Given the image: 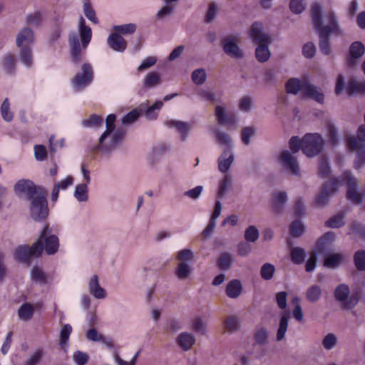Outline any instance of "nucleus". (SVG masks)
Here are the masks:
<instances>
[{
  "mask_svg": "<svg viewBox=\"0 0 365 365\" xmlns=\"http://www.w3.org/2000/svg\"><path fill=\"white\" fill-rule=\"evenodd\" d=\"M311 15L314 27L319 36V49L323 54L329 55L331 52L330 34L342 35V31L339 28L336 16L333 11H329L324 17L327 24L324 25L322 6L319 3H314L312 6Z\"/></svg>",
  "mask_w": 365,
  "mask_h": 365,
  "instance_id": "1",
  "label": "nucleus"
},
{
  "mask_svg": "<svg viewBox=\"0 0 365 365\" xmlns=\"http://www.w3.org/2000/svg\"><path fill=\"white\" fill-rule=\"evenodd\" d=\"M218 13V6L217 3L212 2L209 4L207 11L205 17V22L210 24L214 21Z\"/></svg>",
  "mask_w": 365,
  "mask_h": 365,
  "instance_id": "50",
  "label": "nucleus"
},
{
  "mask_svg": "<svg viewBox=\"0 0 365 365\" xmlns=\"http://www.w3.org/2000/svg\"><path fill=\"white\" fill-rule=\"evenodd\" d=\"M82 123L85 127H98L103 124V118L100 115L93 114L88 119L84 120Z\"/></svg>",
  "mask_w": 365,
  "mask_h": 365,
  "instance_id": "60",
  "label": "nucleus"
},
{
  "mask_svg": "<svg viewBox=\"0 0 365 365\" xmlns=\"http://www.w3.org/2000/svg\"><path fill=\"white\" fill-rule=\"evenodd\" d=\"M323 146L324 140L320 134L307 133L303 137V153L308 157L319 155Z\"/></svg>",
  "mask_w": 365,
  "mask_h": 365,
  "instance_id": "9",
  "label": "nucleus"
},
{
  "mask_svg": "<svg viewBox=\"0 0 365 365\" xmlns=\"http://www.w3.org/2000/svg\"><path fill=\"white\" fill-rule=\"evenodd\" d=\"M289 318V314L285 312L280 319L279 328L277 333V340L281 341L284 337L286 331L288 327V320Z\"/></svg>",
  "mask_w": 365,
  "mask_h": 365,
  "instance_id": "36",
  "label": "nucleus"
},
{
  "mask_svg": "<svg viewBox=\"0 0 365 365\" xmlns=\"http://www.w3.org/2000/svg\"><path fill=\"white\" fill-rule=\"evenodd\" d=\"M285 88L288 93L296 95L302 91L304 97L311 98L320 103L324 102V94L318 91L317 88L310 84L307 79L299 80L297 78H291L286 83Z\"/></svg>",
  "mask_w": 365,
  "mask_h": 365,
  "instance_id": "4",
  "label": "nucleus"
},
{
  "mask_svg": "<svg viewBox=\"0 0 365 365\" xmlns=\"http://www.w3.org/2000/svg\"><path fill=\"white\" fill-rule=\"evenodd\" d=\"M213 133L215 135L217 142L221 146L224 147V149H230V150H232V145L228 134L216 129L213 130Z\"/></svg>",
  "mask_w": 365,
  "mask_h": 365,
  "instance_id": "32",
  "label": "nucleus"
},
{
  "mask_svg": "<svg viewBox=\"0 0 365 365\" xmlns=\"http://www.w3.org/2000/svg\"><path fill=\"white\" fill-rule=\"evenodd\" d=\"M168 146L165 143H161L155 145L149 156V162L152 165L157 164L160 158L166 153Z\"/></svg>",
  "mask_w": 365,
  "mask_h": 365,
  "instance_id": "25",
  "label": "nucleus"
},
{
  "mask_svg": "<svg viewBox=\"0 0 365 365\" xmlns=\"http://www.w3.org/2000/svg\"><path fill=\"white\" fill-rule=\"evenodd\" d=\"M137 26L135 24L130 23L122 25H115L113 26V30L115 33L119 34H132L135 32Z\"/></svg>",
  "mask_w": 365,
  "mask_h": 365,
  "instance_id": "41",
  "label": "nucleus"
},
{
  "mask_svg": "<svg viewBox=\"0 0 365 365\" xmlns=\"http://www.w3.org/2000/svg\"><path fill=\"white\" fill-rule=\"evenodd\" d=\"M331 169L329 165L328 159L323 156L319 161V175L322 178H327L330 174Z\"/></svg>",
  "mask_w": 365,
  "mask_h": 365,
  "instance_id": "57",
  "label": "nucleus"
},
{
  "mask_svg": "<svg viewBox=\"0 0 365 365\" xmlns=\"http://www.w3.org/2000/svg\"><path fill=\"white\" fill-rule=\"evenodd\" d=\"M93 80V70L92 66L88 63H84L81 66V71L77 73L72 84L76 91H80L90 85Z\"/></svg>",
  "mask_w": 365,
  "mask_h": 365,
  "instance_id": "11",
  "label": "nucleus"
},
{
  "mask_svg": "<svg viewBox=\"0 0 365 365\" xmlns=\"http://www.w3.org/2000/svg\"><path fill=\"white\" fill-rule=\"evenodd\" d=\"M192 272V267L185 262H179L175 269L176 277L181 280L187 279Z\"/></svg>",
  "mask_w": 365,
  "mask_h": 365,
  "instance_id": "30",
  "label": "nucleus"
},
{
  "mask_svg": "<svg viewBox=\"0 0 365 365\" xmlns=\"http://www.w3.org/2000/svg\"><path fill=\"white\" fill-rule=\"evenodd\" d=\"M88 292L97 299H105L107 296L106 291L101 287L98 277L94 274L89 280L88 286Z\"/></svg>",
  "mask_w": 365,
  "mask_h": 365,
  "instance_id": "21",
  "label": "nucleus"
},
{
  "mask_svg": "<svg viewBox=\"0 0 365 365\" xmlns=\"http://www.w3.org/2000/svg\"><path fill=\"white\" fill-rule=\"evenodd\" d=\"M14 190L17 193L25 194L27 200L34 198L38 192L45 190L44 188L36 186L31 180L26 179L19 180L16 183Z\"/></svg>",
  "mask_w": 365,
  "mask_h": 365,
  "instance_id": "13",
  "label": "nucleus"
},
{
  "mask_svg": "<svg viewBox=\"0 0 365 365\" xmlns=\"http://www.w3.org/2000/svg\"><path fill=\"white\" fill-rule=\"evenodd\" d=\"M1 113L5 121L10 122L13 120L14 114L10 111V103L7 98H5L1 104Z\"/></svg>",
  "mask_w": 365,
  "mask_h": 365,
  "instance_id": "51",
  "label": "nucleus"
},
{
  "mask_svg": "<svg viewBox=\"0 0 365 365\" xmlns=\"http://www.w3.org/2000/svg\"><path fill=\"white\" fill-rule=\"evenodd\" d=\"M194 253L191 250L189 249H183L179 251L177 254V259L180 262H185L188 263L189 262H192L194 259Z\"/></svg>",
  "mask_w": 365,
  "mask_h": 365,
  "instance_id": "58",
  "label": "nucleus"
},
{
  "mask_svg": "<svg viewBox=\"0 0 365 365\" xmlns=\"http://www.w3.org/2000/svg\"><path fill=\"white\" fill-rule=\"evenodd\" d=\"M163 106V103L161 101H156L153 105L149 106L145 113V115L147 119L155 120L158 117V113L156 110H160Z\"/></svg>",
  "mask_w": 365,
  "mask_h": 365,
  "instance_id": "47",
  "label": "nucleus"
},
{
  "mask_svg": "<svg viewBox=\"0 0 365 365\" xmlns=\"http://www.w3.org/2000/svg\"><path fill=\"white\" fill-rule=\"evenodd\" d=\"M44 356L42 348L36 349L32 354L24 361V365H38Z\"/></svg>",
  "mask_w": 365,
  "mask_h": 365,
  "instance_id": "38",
  "label": "nucleus"
},
{
  "mask_svg": "<svg viewBox=\"0 0 365 365\" xmlns=\"http://www.w3.org/2000/svg\"><path fill=\"white\" fill-rule=\"evenodd\" d=\"M340 180L345 182L348 186L346 198L356 205H359L363 200V195L357 191V180L349 170H345L342 173L340 178H331L329 181L325 182L317 195L315 200L316 205L321 207L326 205L329 200L330 195L334 194L340 185Z\"/></svg>",
  "mask_w": 365,
  "mask_h": 365,
  "instance_id": "2",
  "label": "nucleus"
},
{
  "mask_svg": "<svg viewBox=\"0 0 365 365\" xmlns=\"http://www.w3.org/2000/svg\"><path fill=\"white\" fill-rule=\"evenodd\" d=\"M72 331V327L70 324H64L60 331V341L59 345L63 350L68 348V339Z\"/></svg>",
  "mask_w": 365,
  "mask_h": 365,
  "instance_id": "31",
  "label": "nucleus"
},
{
  "mask_svg": "<svg viewBox=\"0 0 365 365\" xmlns=\"http://www.w3.org/2000/svg\"><path fill=\"white\" fill-rule=\"evenodd\" d=\"M328 138L331 145L338 144L337 131L334 124L329 123L327 125Z\"/></svg>",
  "mask_w": 365,
  "mask_h": 365,
  "instance_id": "64",
  "label": "nucleus"
},
{
  "mask_svg": "<svg viewBox=\"0 0 365 365\" xmlns=\"http://www.w3.org/2000/svg\"><path fill=\"white\" fill-rule=\"evenodd\" d=\"M74 197L78 202H86L88 199V184L81 183L77 185L74 191Z\"/></svg>",
  "mask_w": 365,
  "mask_h": 365,
  "instance_id": "35",
  "label": "nucleus"
},
{
  "mask_svg": "<svg viewBox=\"0 0 365 365\" xmlns=\"http://www.w3.org/2000/svg\"><path fill=\"white\" fill-rule=\"evenodd\" d=\"M344 215L341 214L336 215L330 217L326 222L325 225L328 227L331 228H339L344 225Z\"/></svg>",
  "mask_w": 365,
  "mask_h": 365,
  "instance_id": "52",
  "label": "nucleus"
},
{
  "mask_svg": "<svg viewBox=\"0 0 365 365\" xmlns=\"http://www.w3.org/2000/svg\"><path fill=\"white\" fill-rule=\"evenodd\" d=\"M245 238L246 242H241L238 245L237 252L238 255L245 257L248 255L250 251V242H251V226H249L245 233Z\"/></svg>",
  "mask_w": 365,
  "mask_h": 365,
  "instance_id": "28",
  "label": "nucleus"
},
{
  "mask_svg": "<svg viewBox=\"0 0 365 365\" xmlns=\"http://www.w3.org/2000/svg\"><path fill=\"white\" fill-rule=\"evenodd\" d=\"M354 264L359 271L365 270V250L357 251L354 256Z\"/></svg>",
  "mask_w": 365,
  "mask_h": 365,
  "instance_id": "53",
  "label": "nucleus"
},
{
  "mask_svg": "<svg viewBox=\"0 0 365 365\" xmlns=\"http://www.w3.org/2000/svg\"><path fill=\"white\" fill-rule=\"evenodd\" d=\"M41 19V13L38 11L28 14L26 18V23L33 26H40Z\"/></svg>",
  "mask_w": 365,
  "mask_h": 365,
  "instance_id": "62",
  "label": "nucleus"
},
{
  "mask_svg": "<svg viewBox=\"0 0 365 365\" xmlns=\"http://www.w3.org/2000/svg\"><path fill=\"white\" fill-rule=\"evenodd\" d=\"M346 145L349 150H357L354 168L361 169L365 165V145L359 142L356 138L350 136L346 138Z\"/></svg>",
  "mask_w": 365,
  "mask_h": 365,
  "instance_id": "12",
  "label": "nucleus"
},
{
  "mask_svg": "<svg viewBox=\"0 0 365 365\" xmlns=\"http://www.w3.org/2000/svg\"><path fill=\"white\" fill-rule=\"evenodd\" d=\"M349 293V287L345 284H340L336 287L334 291V297L336 299L341 302L344 307L346 309H351L357 303V299L353 296L347 300Z\"/></svg>",
  "mask_w": 365,
  "mask_h": 365,
  "instance_id": "14",
  "label": "nucleus"
},
{
  "mask_svg": "<svg viewBox=\"0 0 365 365\" xmlns=\"http://www.w3.org/2000/svg\"><path fill=\"white\" fill-rule=\"evenodd\" d=\"M291 260L296 264H302L305 258V252L304 249L296 247L292 249L290 252Z\"/></svg>",
  "mask_w": 365,
  "mask_h": 365,
  "instance_id": "43",
  "label": "nucleus"
},
{
  "mask_svg": "<svg viewBox=\"0 0 365 365\" xmlns=\"http://www.w3.org/2000/svg\"><path fill=\"white\" fill-rule=\"evenodd\" d=\"M275 272V267L270 263L264 264L260 269L261 277L264 280H270Z\"/></svg>",
  "mask_w": 365,
  "mask_h": 365,
  "instance_id": "49",
  "label": "nucleus"
},
{
  "mask_svg": "<svg viewBox=\"0 0 365 365\" xmlns=\"http://www.w3.org/2000/svg\"><path fill=\"white\" fill-rule=\"evenodd\" d=\"M287 200L285 192H274L272 195V205L274 212L279 213L282 211L284 204Z\"/></svg>",
  "mask_w": 365,
  "mask_h": 365,
  "instance_id": "26",
  "label": "nucleus"
},
{
  "mask_svg": "<svg viewBox=\"0 0 365 365\" xmlns=\"http://www.w3.org/2000/svg\"><path fill=\"white\" fill-rule=\"evenodd\" d=\"M343 257L340 254H333L327 257L324 265L329 268L337 267L342 262Z\"/></svg>",
  "mask_w": 365,
  "mask_h": 365,
  "instance_id": "45",
  "label": "nucleus"
},
{
  "mask_svg": "<svg viewBox=\"0 0 365 365\" xmlns=\"http://www.w3.org/2000/svg\"><path fill=\"white\" fill-rule=\"evenodd\" d=\"M215 115L218 123L222 125H232L236 123V115L234 113H226L224 107L217 106Z\"/></svg>",
  "mask_w": 365,
  "mask_h": 365,
  "instance_id": "22",
  "label": "nucleus"
},
{
  "mask_svg": "<svg viewBox=\"0 0 365 365\" xmlns=\"http://www.w3.org/2000/svg\"><path fill=\"white\" fill-rule=\"evenodd\" d=\"M304 227L299 220H295L292 222L289 227L290 235L294 237H298L302 235Z\"/></svg>",
  "mask_w": 365,
  "mask_h": 365,
  "instance_id": "56",
  "label": "nucleus"
},
{
  "mask_svg": "<svg viewBox=\"0 0 365 365\" xmlns=\"http://www.w3.org/2000/svg\"><path fill=\"white\" fill-rule=\"evenodd\" d=\"M364 46L360 41L353 42L349 47L350 57L347 60L349 65H354L355 60L359 58L364 53Z\"/></svg>",
  "mask_w": 365,
  "mask_h": 365,
  "instance_id": "24",
  "label": "nucleus"
},
{
  "mask_svg": "<svg viewBox=\"0 0 365 365\" xmlns=\"http://www.w3.org/2000/svg\"><path fill=\"white\" fill-rule=\"evenodd\" d=\"M232 183V178L230 175H225L222 180L220 181L219 189L217 193V197L221 199L224 197L227 191L228 187Z\"/></svg>",
  "mask_w": 365,
  "mask_h": 365,
  "instance_id": "48",
  "label": "nucleus"
},
{
  "mask_svg": "<svg viewBox=\"0 0 365 365\" xmlns=\"http://www.w3.org/2000/svg\"><path fill=\"white\" fill-rule=\"evenodd\" d=\"M83 13L86 17L90 20L92 23L97 24H98V19L96 17V11L93 9L91 3L85 2L83 4Z\"/></svg>",
  "mask_w": 365,
  "mask_h": 365,
  "instance_id": "54",
  "label": "nucleus"
},
{
  "mask_svg": "<svg viewBox=\"0 0 365 365\" xmlns=\"http://www.w3.org/2000/svg\"><path fill=\"white\" fill-rule=\"evenodd\" d=\"M43 251V245L40 241L35 242L32 246L27 245L18 246L14 252V258L21 263L30 264L31 259L41 256Z\"/></svg>",
  "mask_w": 365,
  "mask_h": 365,
  "instance_id": "8",
  "label": "nucleus"
},
{
  "mask_svg": "<svg viewBox=\"0 0 365 365\" xmlns=\"http://www.w3.org/2000/svg\"><path fill=\"white\" fill-rule=\"evenodd\" d=\"M192 329L201 334L206 333V324L205 323L202 317H197L192 320Z\"/></svg>",
  "mask_w": 365,
  "mask_h": 365,
  "instance_id": "59",
  "label": "nucleus"
},
{
  "mask_svg": "<svg viewBox=\"0 0 365 365\" xmlns=\"http://www.w3.org/2000/svg\"><path fill=\"white\" fill-rule=\"evenodd\" d=\"M35 37L33 30L29 27L23 28L16 36V46L19 48L29 46L34 43Z\"/></svg>",
  "mask_w": 365,
  "mask_h": 365,
  "instance_id": "18",
  "label": "nucleus"
},
{
  "mask_svg": "<svg viewBox=\"0 0 365 365\" xmlns=\"http://www.w3.org/2000/svg\"><path fill=\"white\" fill-rule=\"evenodd\" d=\"M41 245H43L46 252L51 255L55 254L59 247V240L56 235L51 233V230L48 225H45L41 231L38 239Z\"/></svg>",
  "mask_w": 365,
  "mask_h": 365,
  "instance_id": "10",
  "label": "nucleus"
},
{
  "mask_svg": "<svg viewBox=\"0 0 365 365\" xmlns=\"http://www.w3.org/2000/svg\"><path fill=\"white\" fill-rule=\"evenodd\" d=\"M242 290V284L238 279H233L230 281L226 287V294L232 299L238 297Z\"/></svg>",
  "mask_w": 365,
  "mask_h": 365,
  "instance_id": "27",
  "label": "nucleus"
},
{
  "mask_svg": "<svg viewBox=\"0 0 365 365\" xmlns=\"http://www.w3.org/2000/svg\"><path fill=\"white\" fill-rule=\"evenodd\" d=\"M192 82L197 85H202L207 79V73L204 68H197L194 70L191 74Z\"/></svg>",
  "mask_w": 365,
  "mask_h": 365,
  "instance_id": "44",
  "label": "nucleus"
},
{
  "mask_svg": "<svg viewBox=\"0 0 365 365\" xmlns=\"http://www.w3.org/2000/svg\"><path fill=\"white\" fill-rule=\"evenodd\" d=\"M161 83L160 76L158 72L151 71L146 74L143 81L145 88H150L158 86Z\"/></svg>",
  "mask_w": 365,
  "mask_h": 365,
  "instance_id": "33",
  "label": "nucleus"
},
{
  "mask_svg": "<svg viewBox=\"0 0 365 365\" xmlns=\"http://www.w3.org/2000/svg\"><path fill=\"white\" fill-rule=\"evenodd\" d=\"M346 92L349 96L356 93H365V83L358 82L356 80L349 81L346 88Z\"/></svg>",
  "mask_w": 365,
  "mask_h": 365,
  "instance_id": "34",
  "label": "nucleus"
},
{
  "mask_svg": "<svg viewBox=\"0 0 365 365\" xmlns=\"http://www.w3.org/2000/svg\"><path fill=\"white\" fill-rule=\"evenodd\" d=\"M224 326L227 331H236L240 328V320L236 316H229L224 321Z\"/></svg>",
  "mask_w": 365,
  "mask_h": 365,
  "instance_id": "42",
  "label": "nucleus"
},
{
  "mask_svg": "<svg viewBox=\"0 0 365 365\" xmlns=\"http://www.w3.org/2000/svg\"><path fill=\"white\" fill-rule=\"evenodd\" d=\"M108 46L116 52H123L127 48V42L121 35L118 33H111L108 38Z\"/></svg>",
  "mask_w": 365,
  "mask_h": 365,
  "instance_id": "20",
  "label": "nucleus"
},
{
  "mask_svg": "<svg viewBox=\"0 0 365 365\" xmlns=\"http://www.w3.org/2000/svg\"><path fill=\"white\" fill-rule=\"evenodd\" d=\"M175 9V5H171L168 3H165L163 6L157 13L156 17L158 19H163L165 17L171 16Z\"/></svg>",
  "mask_w": 365,
  "mask_h": 365,
  "instance_id": "55",
  "label": "nucleus"
},
{
  "mask_svg": "<svg viewBox=\"0 0 365 365\" xmlns=\"http://www.w3.org/2000/svg\"><path fill=\"white\" fill-rule=\"evenodd\" d=\"M281 164L292 175H299V168L297 159L288 151H283L279 157Z\"/></svg>",
  "mask_w": 365,
  "mask_h": 365,
  "instance_id": "17",
  "label": "nucleus"
},
{
  "mask_svg": "<svg viewBox=\"0 0 365 365\" xmlns=\"http://www.w3.org/2000/svg\"><path fill=\"white\" fill-rule=\"evenodd\" d=\"M29 200L31 202L30 212L32 219L38 222L44 220L48 215L46 190L38 192Z\"/></svg>",
  "mask_w": 365,
  "mask_h": 365,
  "instance_id": "7",
  "label": "nucleus"
},
{
  "mask_svg": "<svg viewBox=\"0 0 365 365\" xmlns=\"http://www.w3.org/2000/svg\"><path fill=\"white\" fill-rule=\"evenodd\" d=\"M233 263V257L230 253H222L217 261L218 267L222 270H228Z\"/></svg>",
  "mask_w": 365,
  "mask_h": 365,
  "instance_id": "37",
  "label": "nucleus"
},
{
  "mask_svg": "<svg viewBox=\"0 0 365 365\" xmlns=\"http://www.w3.org/2000/svg\"><path fill=\"white\" fill-rule=\"evenodd\" d=\"M289 146L293 153H297L299 150L303 151V138L300 139L297 136H292L289 141Z\"/></svg>",
  "mask_w": 365,
  "mask_h": 365,
  "instance_id": "61",
  "label": "nucleus"
},
{
  "mask_svg": "<svg viewBox=\"0 0 365 365\" xmlns=\"http://www.w3.org/2000/svg\"><path fill=\"white\" fill-rule=\"evenodd\" d=\"M34 314V308L30 303H24L18 309L19 318L24 322L31 320Z\"/></svg>",
  "mask_w": 365,
  "mask_h": 365,
  "instance_id": "29",
  "label": "nucleus"
},
{
  "mask_svg": "<svg viewBox=\"0 0 365 365\" xmlns=\"http://www.w3.org/2000/svg\"><path fill=\"white\" fill-rule=\"evenodd\" d=\"M237 38L234 36H227L222 40V46L224 52L229 56L235 58H241L244 56L243 51L237 43Z\"/></svg>",
  "mask_w": 365,
  "mask_h": 365,
  "instance_id": "16",
  "label": "nucleus"
},
{
  "mask_svg": "<svg viewBox=\"0 0 365 365\" xmlns=\"http://www.w3.org/2000/svg\"><path fill=\"white\" fill-rule=\"evenodd\" d=\"M89 359V356L81 351H76L73 354V360L77 365H85Z\"/></svg>",
  "mask_w": 365,
  "mask_h": 365,
  "instance_id": "63",
  "label": "nucleus"
},
{
  "mask_svg": "<svg viewBox=\"0 0 365 365\" xmlns=\"http://www.w3.org/2000/svg\"><path fill=\"white\" fill-rule=\"evenodd\" d=\"M164 125L170 128H174L179 133L180 139L185 142L189 136L190 132L192 128V123L175 119H167Z\"/></svg>",
  "mask_w": 365,
  "mask_h": 365,
  "instance_id": "15",
  "label": "nucleus"
},
{
  "mask_svg": "<svg viewBox=\"0 0 365 365\" xmlns=\"http://www.w3.org/2000/svg\"><path fill=\"white\" fill-rule=\"evenodd\" d=\"M259 24L252 23V42L257 43L255 49V57L259 62H265L270 57L269 45L272 42L271 37L267 34H264L257 30Z\"/></svg>",
  "mask_w": 365,
  "mask_h": 365,
  "instance_id": "6",
  "label": "nucleus"
},
{
  "mask_svg": "<svg viewBox=\"0 0 365 365\" xmlns=\"http://www.w3.org/2000/svg\"><path fill=\"white\" fill-rule=\"evenodd\" d=\"M3 66L5 71L10 74H14L16 69L15 60L14 56L10 53L3 57Z\"/></svg>",
  "mask_w": 365,
  "mask_h": 365,
  "instance_id": "46",
  "label": "nucleus"
},
{
  "mask_svg": "<svg viewBox=\"0 0 365 365\" xmlns=\"http://www.w3.org/2000/svg\"><path fill=\"white\" fill-rule=\"evenodd\" d=\"M125 133V130L121 128H118L114 132H103L99 138L98 143L93 148V150L106 154L110 153L123 140Z\"/></svg>",
  "mask_w": 365,
  "mask_h": 365,
  "instance_id": "5",
  "label": "nucleus"
},
{
  "mask_svg": "<svg viewBox=\"0 0 365 365\" xmlns=\"http://www.w3.org/2000/svg\"><path fill=\"white\" fill-rule=\"evenodd\" d=\"M322 296V289L318 285H313L307 289L306 298L310 302H317Z\"/></svg>",
  "mask_w": 365,
  "mask_h": 365,
  "instance_id": "40",
  "label": "nucleus"
},
{
  "mask_svg": "<svg viewBox=\"0 0 365 365\" xmlns=\"http://www.w3.org/2000/svg\"><path fill=\"white\" fill-rule=\"evenodd\" d=\"M234 161V153L230 149H224L217 159L218 169L222 173H226Z\"/></svg>",
  "mask_w": 365,
  "mask_h": 365,
  "instance_id": "19",
  "label": "nucleus"
},
{
  "mask_svg": "<svg viewBox=\"0 0 365 365\" xmlns=\"http://www.w3.org/2000/svg\"><path fill=\"white\" fill-rule=\"evenodd\" d=\"M19 56L21 61L26 67H30L32 65V52L31 48L29 46L21 47Z\"/></svg>",
  "mask_w": 365,
  "mask_h": 365,
  "instance_id": "39",
  "label": "nucleus"
},
{
  "mask_svg": "<svg viewBox=\"0 0 365 365\" xmlns=\"http://www.w3.org/2000/svg\"><path fill=\"white\" fill-rule=\"evenodd\" d=\"M196 339L192 333L182 332L177 337V342L180 348L185 351H189L195 344Z\"/></svg>",
  "mask_w": 365,
  "mask_h": 365,
  "instance_id": "23",
  "label": "nucleus"
},
{
  "mask_svg": "<svg viewBox=\"0 0 365 365\" xmlns=\"http://www.w3.org/2000/svg\"><path fill=\"white\" fill-rule=\"evenodd\" d=\"M92 38L91 29L86 26L83 16L79 19L78 34L71 31L68 34L69 52L71 61L77 64L82 60L83 53Z\"/></svg>",
  "mask_w": 365,
  "mask_h": 365,
  "instance_id": "3",
  "label": "nucleus"
}]
</instances>
